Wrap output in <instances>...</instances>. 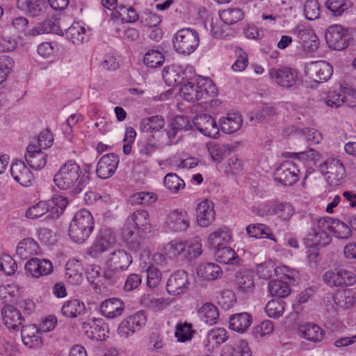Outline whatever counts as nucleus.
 I'll use <instances>...</instances> for the list:
<instances>
[{
  "mask_svg": "<svg viewBox=\"0 0 356 356\" xmlns=\"http://www.w3.org/2000/svg\"><path fill=\"white\" fill-rule=\"evenodd\" d=\"M333 232L339 238H348L351 236V229L339 220L326 217L318 219L311 228L305 241L307 246L325 247L331 238L329 234Z\"/></svg>",
  "mask_w": 356,
  "mask_h": 356,
  "instance_id": "1",
  "label": "nucleus"
},
{
  "mask_svg": "<svg viewBox=\"0 0 356 356\" xmlns=\"http://www.w3.org/2000/svg\"><path fill=\"white\" fill-rule=\"evenodd\" d=\"M55 184L60 189L67 190L74 187V194L81 193L89 182V175L82 174L80 166L73 161L65 163L55 174Z\"/></svg>",
  "mask_w": 356,
  "mask_h": 356,
  "instance_id": "2",
  "label": "nucleus"
},
{
  "mask_svg": "<svg viewBox=\"0 0 356 356\" xmlns=\"http://www.w3.org/2000/svg\"><path fill=\"white\" fill-rule=\"evenodd\" d=\"M94 229V220L90 211L86 209L78 211L71 221L68 234L76 243H83Z\"/></svg>",
  "mask_w": 356,
  "mask_h": 356,
  "instance_id": "3",
  "label": "nucleus"
},
{
  "mask_svg": "<svg viewBox=\"0 0 356 356\" xmlns=\"http://www.w3.org/2000/svg\"><path fill=\"white\" fill-rule=\"evenodd\" d=\"M200 43L197 32L192 29L185 28L179 30L174 35L173 47L180 54H190Z\"/></svg>",
  "mask_w": 356,
  "mask_h": 356,
  "instance_id": "4",
  "label": "nucleus"
},
{
  "mask_svg": "<svg viewBox=\"0 0 356 356\" xmlns=\"http://www.w3.org/2000/svg\"><path fill=\"white\" fill-rule=\"evenodd\" d=\"M319 168L330 186H337L341 184L346 175V170L339 159H327L320 165Z\"/></svg>",
  "mask_w": 356,
  "mask_h": 356,
  "instance_id": "5",
  "label": "nucleus"
},
{
  "mask_svg": "<svg viewBox=\"0 0 356 356\" xmlns=\"http://www.w3.org/2000/svg\"><path fill=\"white\" fill-rule=\"evenodd\" d=\"M325 38L330 48L342 50L348 47L350 36L346 28L340 24H334L326 29Z\"/></svg>",
  "mask_w": 356,
  "mask_h": 356,
  "instance_id": "6",
  "label": "nucleus"
},
{
  "mask_svg": "<svg viewBox=\"0 0 356 356\" xmlns=\"http://www.w3.org/2000/svg\"><path fill=\"white\" fill-rule=\"evenodd\" d=\"M299 163L293 161H285L274 173L275 180L284 186H291L298 180Z\"/></svg>",
  "mask_w": 356,
  "mask_h": 356,
  "instance_id": "7",
  "label": "nucleus"
},
{
  "mask_svg": "<svg viewBox=\"0 0 356 356\" xmlns=\"http://www.w3.org/2000/svg\"><path fill=\"white\" fill-rule=\"evenodd\" d=\"M305 74L317 83L328 81L333 73L332 66L325 60L312 61L305 66Z\"/></svg>",
  "mask_w": 356,
  "mask_h": 356,
  "instance_id": "8",
  "label": "nucleus"
},
{
  "mask_svg": "<svg viewBox=\"0 0 356 356\" xmlns=\"http://www.w3.org/2000/svg\"><path fill=\"white\" fill-rule=\"evenodd\" d=\"M145 312L140 311L124 318L118 327V333L122 337L127 338L134 332L139 331L146 323Z\"/></svg>",
  "mask_w": 356,
  "mask_h": 356,
  "instance_id": "9",
  "label": "nucleus"
},
{
  "mask_svg": "<svg viewBox=\"0 0 356 356\" xmlns=\"http://www.w3.org/2000/svg\"><path fill=\"white\" fill-rule=\"evenodd\" d=\"M324 282L330 286H345L353 285L356 280L353 272L342 268L327 271L323 275Z\"/></svg>",
  "mask_w": 356,
  "mask_h": 356,
  "instance_id": "10",
  "label": "nucleus"
},
{
  "mask_svg": "<svg viewBox=\"0 0 356 356\" xmlns=\"http://www.w3.org/2000/svg\"><path fill=\"white\" fill-rule=\"evenodd\" d=\"M268 74L270 79L281 87L290 88L296 83L297 72L291 67L271 68Z\"/></svg>",
  "mask_w": 356,
  "mask_h": 356,
  "instance_id": "11",
  "label": "nucleus"
},
{
  "mask_svg": "<svg viewBox=\"0 0 356 356\" xmlns=\"http://www.w3.org/2000/svg\"><path fill=\"white\" fill-rule=\"evenodd\" d=\"M356 90L351 88H345L343 94L337 92H330L325 99V104L331 108H337L343 104L348 107L356 106Z\"/></svg>",
  "mask_w": 356,
  "mask_h": 356,
  "instance_id": "12",
  "label": "nucleus"
},
{
  "mask_svg": "<svg viewBox=\"0 0 356 356\" xmlns=\"http://www.w3.org/2000/svg\"><path fill=\"white\" fill-rule=\"evenodd\" d=\"M189 285L190 282L187 273L184 270H177L168 278L166 290L171 296H178L186 293Z\"/></svg>",
  "mask_w": 356,
  "mask_h": 356,
  "instance_id": "13",
  "label": "nucleus"
},
{
  "mask_svg": "<svg viewBox=\"0 0 356 356\" xmlns=\"http://www.w3.org/2000/svg\"><path fill=\"white\" fill-rule=\"evenodd\" d=\"M196 129L203 135L216 138L219 135V127L213 118L208 114L197 115L193 121Z\"/></svg>",
  "mask_w": 356,
  "mask_h": 356,
  "instance_id": "14",
  "label": "nucleus"
},
{
  "mask_svg": "<svg viewBox=\"0 0 356 356\" xmlns=\"http://www.w3.org/2000/svg\"><path fill=\"white\" fill-rule=\"evenodd\" d=\"M294 33L307 51L313 52L318 49L319 40L312 29L300 25L296 28Z\"/></svg>",
  "mask_w": 356,
  "mask_h": 356,
  "instance_id": "15",
  "label": "nucleus"
},
{
  "mask_svg": "<svg viewBox=\"0 0 356 356\" xmlns=\"http://www.w3.org/2000/svg\"><path fill=\"white\" fill-rule=\"evenodd\" d=\"M25 270L33 277L39 278L53 272L54 268L51 261L36 257L29 259L25 264Z\"/></svg>",
  "mask_w": 356,
  "mask_h": 356,
  "instance_id": "16",
  "label": "nucleus"
},
{
  "mask_svg": "<svg viewBox=\"0 0 356 356\" xmlns=\"http://www.w3.org/2000/svg\"><path fill=\"white\" fill-rule=\"evenodd\" d=\"M165 224L170 230L173 232H184L187 230L190 225L187 211L179 209L173 210L166 217Z\"/></svg>",
  "mask_w": 356,
  "mask_h": 356,
  "instance_id": "17",
  "label": "nucleus"
},
{
  "mask_svg": "<svg viewBox=\"0 0 356 356\" xmlns=\"http://www.w3.org/2000/svg\"><path fill=\"white\" fill-rule=\"evenodd\" d=\"M115 241V236L111 229H101L95 242L90 249V254L92 257H98L102 253L107 250Z\"/></svg>",
  "mask_w": 356,
  "mask_h": 356,
  "instance_id": "18",
  "label": "nucleus"
},
{
  "mask_svg": "<svg viewBox=\"0 0 356 356\" xmlns=\"http://www.w3.org/2000/svg\"><path fill=\"white\" fill-rule=\"evenodd\" d=\"M119 161L118 155L113 153L103 155L97 163V176L101 179L111 177L118 168Z\"/></svg>",
  "mask_w": 356,
  "mask_h": 356,
  "instance_id": "19",
  "label": "nucleus"
},
{
  "mask_svg": "<svg viewBox=\"0 0 356 356\" xmlns=\"http://www.w3.org/2000/svg\"><path fill=\"white\" fill-rule=\"evenodd\" d=\"M197 224L202 227L210 225L216 218L214 204L209 200H204L199 203L196 208Z\"/></svg>",
  "mask_w": 356,
  "mask_h": 356,
  "instance_id": "20",
  "label": "nucleus"
},
{
  "mask_svg": "<svg viewBox=\"0 0 356 356\" xmlns=\"http://www.w3.org/2000/svg\"><path fill=\"white\" fill-rule=\"evenodd\" d=\"M191 127L192 125L188 116L184 115L175 116L165 129L170 143L178 134L191 129Z\"/></svg>",
  "mask_w": 356,
  "mask_h": 356,
  "instance_id": "21",
  "label": "nucleus"
},
{
  "mask_svg": "<svg viewBox=\"0 0 356 356\" xmlns=\"http://www.w3.org/2000/svg\"><path fill=\"white\" fill-rule=\"evenodd\" d=\"M86 335L97 341H104L108 337V327L102 319H95L92 323H84Z\"/></svg>",
  "mask_w": 356,
  "mask_h": 356,
  "instance_id": "22",
  "label": "nucleus"
},
{
  "mask_svg": "<svg viewBox=\"0 0 356 356\" xmlns=\"http://www.w3.org/2000/svg\"><path fill=\"white\" fill-rule=\"evenodd\" d=\"M179 90L184 99L192 102L204 98L209 92L204 85L200 86L192 82L184 83Z\"/></svg>",
  "mask_w": 356,
  "mask_h": 356,
  "instance_id": "23",
  "label": "nucleus"
},
{
  "mask_svg": "<svg viewBox=\"0 0 356 356\" xmlns=\"http://www.w3.org/2000/svg\"><path fill=\"white\" fill-rule=\"evenodd\" d=\"M10 173L13 179L23 186H29L32 183L33 175L22 161H17L12 164Z\"/></svg>",
  "mask_w": 356,
  "mask_h": 356,
  "instance_id": "24",
  "label": "nucleus"
},
{
  "mask_svg": "<svg viewBox=\"0 0 356 356\" xmlns=\"http://www.w3.org/2000/svg\"><path fill=\"white\" fill-rule=\"evenodd\" d=\"M131 263V255L124 250L113 251L108 259L109 268L116 271L127 269Z\"/></svg>",
  "mask_w": 356,
  "mask_h": 356,
  "instance_id": "25",
  "label": "nucleus"
},
{
  "mask_svg": "<svg viewBox=\"0 0 356 356\" xmlns=\"http://www.w3.org/2000/svg\"><path fill=\"white\" fill-rule=\"evenodd\" d=\"M1 314L5 325L8 329L17 330L24 321L21 312L12 305H6L1 309Z\"/></svg>",
  "mask_w": 356,
  "mask_h": 356,
  "instance_id": "26",
  "label": "nucleus"
},
{
  "mask_svg": "<svg viewBox=\"0 0 356 356\" xmlns=\"http://www.w3.org/2000/svg\"><path fill=\"white\" fill-rule=\"evenodd\" d=\"M124 309L123 302L116 298L104 300L100 306L102 314L108 318H115L121 316Z\"/></svg>",
  "mask_w": 356,
  "mask_h": 356,
  "instance_id": "27",
  "label": "nucleus"
},
{
  "mask_svg": "<svg viewBox=\"0 0 356 356\" xmlns=\"http://www.w3.org/2000/svg\"><path fill=\"white\" fill-rule=\"evenodd\" d=\"M26 150L25 159L31 168L40 170L45 166L47 163V154L42 152L40 149H38L34 145H29Z\"/></svg>",
  "mask_w": 356,
  "mask_h": 356,
  "instance_id": "28",
  "label": "nucleus"
},
{
  "mask_svg": "<svg viewBox=\"0 0 356 356\" xmlns=\"http://www.w3.org/2000/svg\"><path fill=\"white\" fill-rule=\"evenodd\" d=\"M40 252L38 243L32 238L22 239L16 248V254L22 259L38 254Z\"/></svg>",
  "mask_w": 356,
  "mask_h": 356,
  "instance_id": "29",
  "label": "nucleus"
},
{
  "mask_svg": "<svg viewBox=\"0 0 356 356\" xmlns=\"http://www.w3.org/2000/svg\"><path fill=\"white\" fill-rule=\"evenodd\" d=\"M39 330L40 329L34 325H29L22 327L21 334L22 341L26 346L35 348L42 345V340L39 334Z\"/></svg>",
  "mask_w": 356,
  "mask_h": 356,
  "instance_id": "30",
  "label": "nucleus"
},
{
  "mask_svg": "<svg viewBox=\"0 0 356 356\" xmlns=\"http://www.w3.org/2000/svg\"><path fill=\"white\" fill-rule=\"evenodd\" d=\"M243 120L237 113H229L226 117L220 119L219 124L221 131L225 134L235 133L242 126Z\"/></svg>",
  "mask_w": 356,
  "mask_h": 356,
  "instance_id": "31",
  "label": "nucleus"
},
{
  "mask_svg": "<svg viewBox=\"0 0 356 356\" xmlns=\"http://www.w3.org/2000/svg\"><path fill=\"white\" fill-rule=\"evenodd\" d=\"M197 273L202 280L211 281L222 275L221 268L214 263H204L199 265Z\"/></svg>",
  "mask_w": 356,
  "mask_h": 356,
  "instance_id": "32",
  "label": "nucleus"
},
{
  "mask_svg": "<svg viewBox=\"0 0 356 356\" xmlns=\"http://www.w3.org/2000/svg\"><path fill=\"white\" fill-rule=\"evenodd\" d=\"M65 277L72 284H79L83 280V267L80 261H69L65 266Z\"/></svg>",
  "mask_w": 356,
  "mask_h": 356,
  "instance_id": "33",
  "label": "nucleus"
},
{
  "mask_svg": "<svg viewBox=\"0 0 356 356\" xmlns=\"http://www.w3.org/2000/svg\"><path fill=\"white\" fill-rule=\"evenodd\" d=\"M67 197L62 195H54L53 197L47 202L49 208V214L47 218H58L64 211L68 204Z\"/></svg>",
  "mask_w": 356,
  "mask_h": 356,
  "instance_id": "34",
  "label": "nucleus"
},
{
  "mask_svg": "<svg viewBox=\"0 0 356 356\" xmlns=\"http://www.w3.org/2000/svg\"><path fill=\"white\" fill-rule=\"evenodd\" d=\"M235 284L237 290L243 293H251L254 291V284L253 275L251 273L243 271L238 272L235 276Z\"/></svg>",
  "mask_w": 356,
  "mask_h": 356,
  "instance_id": "35",
  "label": "nucleus"
},
{
  "mask_svg": "<svg viewBox=\"0 0 356 356\" xmlns=\"http://www.w3.org/2000/svg\"><path fill=\"white\" fill-rule=\"evenodd\" d=\"M86 310L85 304L78 299H72L65 302L61 308L62 314L69 318H75L85 314Z\"/></svg>",
  "mask_w": 356,
  "mask_h": 356,
  "instance_id": "36",
  "label": "nucleus"
},
{
  "mask_svg": "<svg viewBox=\"0 0 356 356\" xmlns=\"http://www.w3.org/2000/svg\"><path fill=\"white\" fill-rule=\"evenodd\" d=\"M300 335L310 341H321L323 338V331L317 325L307 323L302 325L298 328Z\"/></svg>",
  "mask_w": 356,
  "mask_h": 356,
  "instance_id": "37",
  "label": "nucleus"
},
{
  "mask_svg": "<svg viewBox=\"0 0 356 356\" xmlns=\"http://www.w3.org/2000/svg\"><path fill=\"white\" fill-rule=\"evenodd\" d=\"M66 38L74 44H83L88 41L86 29L79 22H74L65 30Z\"/></svg>",
  "mask_w": 356,
  "mask_h": 356,
  "instance_id": "38",
  "label": "nucleus"
},
{
  "mask_svg": "<svg viewBox=\"0 0 356 356\" xmlns=\"http://www.w3.org/2000/svg\"><path fill=\"white\" fill-rule=\"evenodd\" d=\"M50 33L58 35L63 34L58 21L52 19H46L42 22L38 23L31 31V34L33 35Z\"/></svg>",
  "mask_w": 356,
  "mask_h": 356,
  "instance_id": "39",
  "label": "nucleus"
},
{
  "mask_svg": "<svg viewBox=\"0 0 356 356\" xmlns=\"http://www.w3.org/2000/svg\"><path fill=\"white\" fill-rule=\"evenodd\" d=\"M252 318L248 313H239L229 318V327L238 332H244L250 325Z\"/></svg>",
  "mask_w": 356,
  "mask_h": 356,
  "instance_id": "40",
  "label": "nucleus"
},
{
  "mask_svg": "<svg viewBox=\"0 0 356 356\" xmlns=\"http://www.w3.org/2000/svg\"><path fill=\"white\" fill-rule=\"evenodd\" d=\"M165 125V120L161 115H154L143 118L140 122V129L143 132H155Z\"/></svg>",
  "mask_w": 356,
  "mask_h": 356,
  "instance_id": "41",
  "label": "nucleus"
},
{
  "mask_svg": "<svg viewBox=\"0 0 356 356\" xmlns=\"http://www.w3.org/2000/svg\"><path fill=\"white\" fill-rule=\"evenodd\" d=\"M198 314L202 321L210 325L217 322L219 316L218 308L210 302L203 305L199 309Z\"/></svg>",
  "mask_w": 356,
  "mask_h": 356,
  "instance_id": "42",
  "label": "nucleus"
},
{
  "mask_svg": "<svg viewBox=\"0 0 356 356\" xmlns=\"http://www.w3.org/2000/svg\"><path fill=\"white\" fill-rule=\"evenodd\" d=\"M19 9L31 17H37L42 13V3L40 0H17Z\"/></svg>",
  "mask_w": 356,
  "mask_h": 356,
  "instance_id": "43",
  "label": "nucleus"
},
{
  "mask_svg": "<svg viewBox=\"0 0 356 356\" xmlns=\"http://www.w3.org/2000/svg\"><path fill=\"white\" fill-rule=\"evenodd\" d=\"M333 300L339 307L348 309L355 305L356 298L355 293L351 289H346L336 293L333 296Z\"/></svg>",
  "mask_w": 356,
  "mask_h": 356,
  "instance_id": "44",
  "label": "nucleus"
},
{
  "mask_svg": "<svg viewBox=\"0 0 356 356\" xmlns=\"http://www.w3.org/2000/svg\"><path fill=\"white\" fill-rule=\"evenodd\" d=\"M231 239L229 231L227 228H220L211 233L208 238L211 247L218 248L227 244Z\"/></svg>",
  "mask_w": 356,
  "mask_h": 356,
  "instance_id": "45",
  "label": "nucleus"
},
{
  "mask_svg": "<svg viewBox=\"0 0 356 356\" xmlns=\"http://www.w3.org/2000/svg\"><path fill=\"white\" fill-rule=\"evenodd\" d=\"M268 291L272 296L285 298L291 293L289 284L282 280H274L268 284Z\"/></svg>",
  "mask_w": 356,
  "mask_h": 356,
  "instance_id": "46",
  "label": "nucleus"
},
{
  "mask_svg": "<svg viewBox=\"0 0 356 356\" xmlns=\"http://www.w3.org/2000/svg\"><path fill=\"white\" fill-rule=\"evenodd\" d=\"M202 253V243L199 237H194L185 243L184 257L186 259H195Z\"/></svg>",
  "mask_w": 356,
  "mask_h": 356,
  "instance_id": "47",
  "label": "nucleus"
},
{
  "mask_svg": "<svg viewBox=\"0 0 356 356\" xmlns=\"http://www.w3.org/2000/svg\"><path fill=\"white\" fill-rule=\"evenodd\" d=\"M149 214L145 210H137L129 219V225L135 228L146 229L149 225Z\"/></svg>",
  "mask_w": 356,
  "mask_h": 356,
  "instance_id": "48",
  "label": "nucleus"
},
{
  "mask_svg": "<svg viewBox=\"0 0 356 356\" xmlns=\"http://www.w3.org/2000/svg\"><path fill=\"white\" fill-rule=\"evenodd\" d=\"M271 212L277 215L280 219L287 221L294 213L293 206L290 203L280 202L271 206Z\"/></svg>",
  "mask_w": 356,
  "mask_h": 356,
  "instance_id": "49",
  "label": "nucleus"
},
{
  "mask_svg": "<svg viewBox=\"0 0 356 356\" xmlns=\"http://www.w3.org/2000/svg\"><path fill=\"white\" fill-rule=\"evenodd\" d=\"M220 19L227 25L236 23L243 18V12L240 8H229L220 13Z\"/></svg>",
  "mask_w": 356,
  "mask_h": 356,
  "instance_id": "50",
  "label": "nucleus"
},
{
  "mask_svg": "<svg viewBox=\"0 0 356 356\" xmlns=\"http://www.w3.org/2000/svg\"><path fill=\"white\" fill-rule=\"evenodd\" d=\"M285 303L281 300H271L265 307L266 314L273 318H279L284 314Z\"/></svg>",
  "mask_w": 356,
  "mask_h": 356,
  "instance_id": "51",
  "label": "nucleus"
},
{
  "mask_svg": "<svg viewBox=\"0 0 356 356\" xmlns=\"http://www.w3.org/2000/svg\"><path fill=\"white\" fill-rule=\"evenodd\" d=\"M165 186L172 193H178L181 189L185 186V183L175 173H168L164 177Z\"/></svg>",
  "mask_w": 356,
  "mask_h": 356,
  "instance_id": "52",
  "label": "nucleus"
},
{
  "mask_svg": "<svg viewBox=\"0 0 356 356\" xmlns=\"http://www.w3.org/2000/svg\"><path fill=\"white\" fill-rule=\"evenodd\" d=\"M215 257L218 262L224 264H234L238 257L234 250L229 247L218 248L215 252Z\"/></svg>",
  "mask_w": 356,
  "mask_h": 356,
  "instance_id": "53",
  "label": "nucleus"
},
{
  "mask_svg": "<svg viewBox=\"0 0 356 356\" xmlns=\"http://www.w3.org/2000/svg\"><path fill=\"white\" fill-rule=\"evenodd\" d=\"M144 64L151 68H155L163 65V55L157 50H149L143 57Z\"/></svg>",
  "mask_w": 356,
  "mask_h": 356,
  "instance_id": "54",
  "label": "nucleus"
},
{
  "mask_svg": "<svg viewBox=\"0 0 356 356\" xmlns=\"http://www.w3.org/2000/svg\"><path fill=\"white\" fill-rule=\"evenodd\" d=\"M248 234L254 238H273L269 228L264 224H251L246 227Z\"/></svg>",
  "mask_w": 356,
  "mask_h": 356,
  "instance_id": "55",
  "label": "nucleus"
},
{
  "mask_svg": "<svg viewBox=\"0 0 356 356\" xmlns=\"http://www.w3.org/2000/svg\"><path fill=\"white\" fill-rule=\"evenodd\" d=\"M162 76L165 81L169 86L181 83L183 77L179 74V69H175V67H165L162 72Z\"/></svg>",
  "mask_w": 356,
  "mask_h": 356,
  "instance_id": "56",
  "label": "nucleus"
},
{
  "mask_svg": "<svg viewBox=\"0 0 356 356\" xmlns=\"http://www.w3.org/2000/svg\"><path fill=\"white\" fill-rule=\"evenodd\" d=\"M157 200V195L153 193L140 192L133 194L129 199L132 204H149Z\"/></svg>",
  "mask_w": 356,
  "mask_h": 356,
  "instance_id": "57",
  "label": "nucleus"
},
{
  "mask_svg": "<svg viewBox=\"0 0 356 356\" xmlns=\"http://www.w3.org/2000/svg\"><path fill=\"white\" fill-rule=\"evenodd\" d=\"M192 325L188 323H179L176 326L175 337L179 342H186L193 337Z\"/></svg>",
  "mask_w": 356,
  "mask_h": 356,
  "instance_id": "58",
  "label": "nucleus"
},
{
  "mask_svg": "<svg viewBox=\"0 0 356 356\" xmlns=\"http://www.w3.org/2000/svg\"><path fill=\"white\" fill-rule=\"evenodd\" d=\"M277 111L275 106L270 104H264L262 107L255 115V117L251 116L250 118V121L256 119L259 122L266 121L267 118L270 116L277 115Z\"/></svg>",
  "mask_w": 356,
  "mask_h": 356,
  "instance_id": "59",
  "label": "nucleus"
},
{
  "mask_svg": "<svg viewBox=\"0 0 356 356\" xmlns=\"http://www.w3.org/2000/svg\"><path fill=\"white\" fill-rule=\"evenodd\" d=\"M304 13L308 20H314L320 16V6L317 0H307L304 5Z\"/></svg>",
  "mask_w": 356,
  "mask_h": 356,
  "instance_id": "60",
  "label": "nucleus"
},
{
  "mask_svg": "<svg viewBox=\"0 0 356 356\" xmlns=\"http://www.w3.org/2000/svg\"><path fill=\"white\" fill-rule=\"evenodd\" d=\"M227 338V331L223 327L212 329L207 334L208 341L209 343H213L216 345H220L224 343Z\"/></svg>",
  "mask_w": 356,
  "mask_h": 356,
  "instance_id": "61",
  "label": "nucleus"
},
{
  "mask_svg": "<svg viewBox=\"0 0 356 356\" xmlns=\"http://www.w3.org/2000/svg\"><path fill=\"white\" fill-rule=\"evenodd\" d=\"M147 284L149 288H156L161 280V273L154 266L150 265L146 270Z\"/></svg>",
  "mask_w": 356,
  "mask_h": 356,
  "instance_id": "62",
  "label": "nucleus"
},
{
  "mask_svg": "<svg viewBox=\"0 0 356 356\" xmlns=\"http://www.w3.org/2000/svg\"><path fill=\"white\" fill-rule=\"evenodd\" d=\"M47 212H49V208L47 202H40L27 210L26 216L30 219H36L46 214Z\"/></svg>",
  "mask_w": 356,
  "mask_h": 356,
  "instance_id": "63",
  "label": "nucleus"
},
{
  "mask_svg": "<svg viewBox=\"0 0 356 356\" xmlns=\"http://www.w3.org/2000/svg\"><path fill=\"white\" fill-rule=\"evenodd\" d=\"M325 7L334 16H340L348 8L344 0H327Z\"/></svg>",
  "mask_w": 356,
  "mask_h": 356,
  "instance_id": "64",
  "label": "nucleus"
}]
</instances>
